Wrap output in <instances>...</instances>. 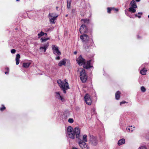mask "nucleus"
Listing matches in <instances>:
<instances>
[{"instance_id":"obj_1","label":"nucleus","mask_w":149,"mask_h":149,"mask_svg":"<svg viewBox=\"0 0 149 149\" xmlns=\"http://www.w3.org/2000/svg\"><path fill=\"white\" fill-rule=\"evenodd\" d=\"M66 133L67 137L71 139H74L75 138L79 139L80 130L79 127L73 129L71 126H68L67 128Z\"/></svg>"},{"instance_id":"obj_2","label":"nucleus","mask_w":149,"mask_h":149,"mask_svg":"<svg viewBox=\"0 0 149 149\" xmlns=\"http://www.w3.org/2000/svg\"><path fill=\"white\" fill-rule=\"evenodd\" d=\"M77 63L80 66H81L84 65L83 67L84 68L86 69H88L92 66L91 65V60L88 61L86 63H85V60L82 57L81 55H80L79 57L76 59Z\"/></svg>"},{"instance_id":"obj_3","label":"nucleus","mask_w":149,"mask_h":149,"mask_svg":"<svg viewBox=\"0 0 149 149\" xmlns=\"http://www.w3.org/2000/svg\"><path fill=\"white\" fill-rule=\"evenodd\" d=\"M57 83L61 90L63 91V93H66V90L69 88L67 80L65 79L64 81L63 82L61 80L59 79L57 80Z\"/></svg>"},{"instance_id":"obj_4","label":"nucleus","mask_w":149,"mask_h":149,"mask_svg":"<svg viewBox=\"0 0 149 149\" xmlns=\"http://www.w3.org/2000/svg\"><path fill=\"white\" fill-rule=\"evenodd\" d=\"M89 143L92 146H95L98 144V140L96 137L92 135H90Z\"/></svg>"},{"instance_id":"obj_5","label":"nucleus","mask_w":149,"mask_h":149,"mask_svg":"<svg viewBox=\"0 0 149 149\" xmlns=\"http://www.w3.org/2000/svg\"><path fill=\"white\" fill-rule=\"evenodd\" d=\"M58 16V15L55 13H49L48 15L49 21L51 24L55 23V20Z\"/></svg>"},{"instance_id":"obj_6","label":"nucleus","mask_w":149,"mask_h":149,"mask_svg":"<svg viewBox=\"0 0 149 149\" xmlns=\"http://www.w3.org/2000/svg\"><path fill=\"white\" fill-rule=\"evenodd\" d=\"M80 70H81L80 72V78L82 82H85L87 80V76L85 73V70L82 68H80Z\"/></svg>"},{"instance_id":"obj_7","label":"nucleus","mask_w":149,"mask_h":149,"mask_svg":"<svg viewBox=\"0 0 149 149\" xmlns=\"http://www.w3.org/2000/svg\"><path fill=\"white\" fill-rule=\"evenodd\" d=\"M52 49L54 54L56 56H60L61 54V52L58 49V47L55 45H52Z\"/></svg>"},{"instance_id":"obj_8","label":"nucleus","mask_w":149,"mask_h":149,"mask_svg":"<svg viewBox=\"0 0 149 149\" xmlns=\"http://www.w3.org/2000/svg\"><path fill=\"white\" fill-rule=\"evenodd\" d=\"M78 144L82 149H89L87 144L83 141H79L78 142Z\"/></svg>"},{"instance_id":"obj_9","label":"nucleus","mask_w":149,"mask_h":149,"mask_svg":"<svg viewBox=\"0 0 149 149\" xmlns=\"http://www.w3.org/2000/svg\"><path fill=\"white\" fill-rule=\"evenodd\" d=\"M55 96L57 99L60 100L62 102L65 101V99L60 94L59 92H56L55 93Z\"/></svg>"},{"instance_id":"obj_10","label":"nucleus","mask_w":149,"mask_h":149,"mask_svg":"<svg viewBox=\"0 0 149 149\" xmlns=\"http://www.w3.org/2000/svg\"><path fill=\"white\" fill-rule=\"evenodd\" d=\"M84 100L86 104L88 105H91L92 101L90 95L88 94H86L84 96Z\"/></svg>"},{"instance_id":"obj_11","label":"nucleus","mask_w":149,"mask_h":149,"mask_svg":"<svg viewBox=\"0 0 149 149\" xmlns=\"http://www.w3.org/2000/svg\"><path fill=\"white\" fill-rule=\"evenodd\" d=\"M79 31L80 33L81 34L87 32L88 31L87 27L84 25H82L80 27Z\"/></svg>"},{"instance_id":"obj_12","label":"nucleus","mask_w":149,"mask_h":149,"mask_svg":"<svg viewBox=\"0 0 149 149\" xmlns=\"http://www.w3.org/2000/svg\"><path fill=\"white\" fill-rule=\"evenodd\" d=\"M80 38L82 40L83 42H87L89 39L88 36L86 34H84L83 35L81 36Z\"/></svg>"},{"instance_id":"obj_13","label":"nucleus","mask_w":149,"mask_h":149,"mask_svg":"<svg viewBox=\"0 0 149 149\" xmlns=\"http://www.w3.org/2000/svg\"><path fill=\"white\" fill-rule=\"evenodd\" d=\"M49 46V42H47L46 43L43 45V46L41 47L40 48V49L41 51H42V50H44V52H45L46 51V49L48 48Z\"/></svg>"},{"instance_id":"obj_14","label":"nucleus","mask_w":149,"mask_h":149,"mask_svg":"<svg viewBox=\"0 0 149 149\" xmlns=\"http://www.w3.org/2000/svg\"><path fill=\"white\" fill-rule=\"evenodd\" d=\"M66 60L65 59H64L60 61L58 65L59 66H61L62 65H65L66 63Z\"/></svg>"},{"instance_id":"obj_15","label":"nucleus","mask_w":149,"mask_h":149,"mask_svg":"<svg viewBox=\"0 0 149 149\" xmlns=\"http://www.w3.org/2000/svg\"><path fill=\"white\" fill-rule=\"evenodd\" d=\"M20 58V55L19 54H17L15 58L16 64L17 65H18L19 62V58Z\"/></svg>"},{"instance_id":"obj_16","label":"nucleus","mask_w":149,"mask_h":149,"mask_svg":"<svg viewBox=\"0 0 149 149\" xmlns=\"http://www.w3.org/2000/svg\"><path fill=\"white\" fill-rule=\"evenodd\" d=\"M125 142V140L124 139H122L119 140L118 143V144L119 146L124 144Z\"/></svg>"},{"instance_id":"obj_17","label":"nucleus","mask_w":149,"mask_h":149,"mask_svg":"<svg viewBox=\"0 0 149 149\" xmlns=\"http://www.w3.org/2000/svg\"><path fill=\"white\" fill-rule=\"evenodd\" d=\"M147 71V70L145 68H143L140 70V73L142 75H144L146 74Z\"/></svg>"},{"instance_id":"obj_18","label":"nucleus","mask_w":149,"mask_h":149,"mask_svg":"<svg viewBox=\"0 0 149 149\" xmlns=\"http://www.w3.org/2000/svg\"><path fill=\"white\" fill-rule=\"evenodd\" d=\"M120 92L119 91H117L116 93L115 94V98L117 100H118L119 99V98H120Z\"/></svg>"},{"instance_id":"obj_19","label":"nucleus","mask_w":149,"mask_h":149,"mask_svg":"<svg viewBox=\"0 0 149 149\" xmlns=\"http://www.w3.org/2000/svg\"><path fill=\"white\" fill-rule=\"evenodd\" d=\"M130 4L131 6V7H132L134 8H136L137 7V6L136 5L135 2L134 0L132 1L130 3Z\"/></svg>"},{"instance_id":"obj_20","label":"nucleus","mask_w":149,"mask_h":149,"mask_svg":"<svg viewBox=\"0 0 149 149\" xmlns=\"http://www.w3.org/2000/svg\"><path fill=\"white\" fill-rule=\"evenodd\" d=\"M30 64V63H24L23 64L22 66L25 68H27L29 66Z\"/></svg>"},{"instance_id":"obj_21","label":"nucleus","mask_w":149,"mask_h":149,"mask_svg":"<svg viewBox=\"0 0 149 149\" xmlns=\"http://www.w3.org/2000/svg\"><path fill=\"white\" fill-rule=\"evenodd\" d=\"M132 127H133V126H131V127H128L126 128V130L128 132L131 131L132 132L134 130V129L135 128V127H133V129H132Z\"/></svg>"},{"instance_id":"obj_22","label":"nucleus","mask_w":149,"mask_h":149,"mask_svg":"<svg viewBox=\"0 0 149 149\" xmlns=\"http://www.w3.org/2000/svg\"><path fill=\"white\" fill-rule=\"evenodd\" d=\"M133 7H130L129 8V11L132 13H134L136 11V10Z\"/></svg>"},{"instance_id":"obj_23","label":"nucleus","mask_w":149,"mask_h":149,"mask_svg":"<svg viewBox=\"0 0 149 149\" xmlns=\"http://www.w3.org/2000/svg\"><path fill=\"white\" fill-rule=\"evenodd\" d=\"M71 0H67V8L68 9H70V7Z\"/></svg>"},{"instance_id":"obj_24","label":"nucleus","mask_w":149,"mask_h":149,"mask_svg":"<svg viewBox=\"0 0 149 149\" xmlns=\"http://www.w3.org/2000/svg\"><path fill=\"white\" fill-rule=\"evenodd\" d=\"M45 34L46 35H47V33H44L42 31H41L40 33H38V38H40L42 36H44Z\"/></svg>"},{"instance_id":"obj_25","label":"nucleus","mask_w":149,"mask_h":149,"mask_svg":"<svg viewBox=\"0 0 149 149\" xmlns=\"http://www.w3.org/2000/svg\"><path fill=\"white\" fill-rule=\"evenodd\" d=\"M83 141L85 142H87V136L85 134L83 136Z\"/></svg>"},{"instance_id":"obj_26","label":"nucleus","mask_w":149,"mask_h":149,"mask_svg":"<svg viewBox=\"0 0 149 149\" xmlns=\"http://www.w3.org/2000/svg\"><path fill=\"white\" fill-rule=\"evenodd\" d=\"M49 39V38H41V41L42 42H45L47 40H48Z\"/></svg>"},{"instance_id":"obj_27","label":"nucleus","mask_w":149,"mask_h":149,"mask_svg":"<svg viewBox=\"0 0 149 149\" xmlns=\"http://www.w3.org/2000/svg\"><path fill=\"white\" fill-rule=\"evenodd\" d=\"M68 122L70 123H72L74 122V120L72 118H70L68 120Z\"/></svg>"},{"instance_id":"obj_28","label":"nucleus","mask_w":149,"mask_h":149,"mask_svg":"<svg viewBox=\"0 0 149 149\" xmlns=\"http://www.w3.org/2000/svg\"><path fill=\"white\" fill-rule=\"evenodd\" d=\"M141 91L143 92H145L146 91V88L143 86H142L141 87Z\"/></svg>"},{"instance_id":"obj_29","label":"nucleus","mask_w":149,"mask_h":149,"mask_svg":"<svg viewBox=\"0 0 149 149\" xmlns=\"http://www.w3.org/2000/svg\"><path fill=\"white\" fill-rule=\"evenodd\" d=\"M82 21H83L84 23H88L89 22V20L88 19H82Z\"/></svg>"},{"instance_id":"obj_30","label":"nucleus","mask_w":149,"mask_h":149,"mask_svg":"<svg viewBox=\"0 0 149 149\" xmlns=\"http://www.w3.org/2000/svg\"><path fill=\"white\" fill-rule=\"evenodd\" d=\"M112 8H107V12L109 13H110L111 10Z\"/></svg>"},{"instance_id":"obj_31","label":"nucleus","mask_w":149,"mask_h":149,"mask_svg":"<svg viewBox=\"0 0 149 149\" xmlns=\"http://www.w3.org/2000/svg\"><path fill=\"white\" fill-rule=\"evenodd\" d=\"M138 149H147V148L145 146H143L140 147Z\"/></svg>"},{"instance_id":"obj_32","label":"nucleus","mask_w":149,"mask_h":149,"mask_svg":"<svg viewBox=\"0 0 149 149\" xmlns=\"http://www.w3.org/2000/svg\"><path fill=\"white\" fill-rule=\"evenodd\" d=\"M84 48L85 49H86L87 48H88V46L86 44H84Z\"/></svg>"},{"instance_id":"obj_33","label":"nucleus","mask_w":149,"mask_h":149,"mask_svg":"<svg viewBox=\"0 0 149 149\" xmlns=\"http://www.w3.org/2000/svg\"><path fill=\"white\" fill-rule=\"evenodd\" d=\"M16 50L14 49H12L11 51V52L12 54H14Z\"/></svg>"},{"instance_id":"obj_34","label":"nucleus","mask_w":149,"mask_h":149,"mask_svg":"<svg viewBox=\"0 0 149 149\" xmlns=\"http://www.w3.org/2000/svg\"><path fill=\"white\" fill-rule=\"evenodd\" d=\"M5 109V107L3 106V107H2L0 108V109L1 111H2L3 110H4Z\"/></svg>"},{"instance_id":"obj_35","label":"nucleus","mask_w":149,"mask_h":149,"mask_svg":"<svg viewBox=\"0 0 149 149\" xmlns=\"http://www.w3.org/2000/svg\"><path fill=\"white\" fill-rule=\"evenodd\" d=\"M127 102L126 101H123L121 102L120 103V105H121L122 104H125V103H127Z\"/></svg>"},{"instance_id":"obj_36","label":"nucleus","mask_w":149,"mask_h":149,"mask_svg":"<svg viewBox=\"0 0 149 149\" xmlns=\"http://www.w3.org/2000/svg\"><path fill=\"white\" fill-rule=\"evenodd\" d=\"M60 59V58L59 56H56L55 58V59L56 60H59Z\"/></svg>"},{"instance_id":"obj_37","label":"nucleus","mask_w":149,"mask_h":149,"mask_svg":"<svg viewBox=\"0 0 149 149\" xmlns=\"http://www.w3.org/2000/svg\"><path fill=\"white\" fill-rule=\"evenodd\" d=\"M75 9H72V13H74L75 12Z\"/></svg>"},{"instance_id":"obj_38","label":"nucleus","mask_w":149,"mask_h":149,"mask_svg":"<svg viewBox=\"0 0 149 149\" xmlns=\"http://www.w3.org/2000/svg\"><path fill=\"white\" fill-rule=\"evenodd\" d=\"M82 4H83V3H81V6H82L84 7L85 6H86L85 5L82 6Z\"/></svg>"},{"instance_id":"obj_39","label":"nucleus","mask_w":149,"mask_h":149,"mask_svg":"<svg viewBox=\"0 0 149 149\" xmlns=\"http://www.w3.org/2000/svg\"><path fill=\"white\" fill-rule=\"evenodd\" d=\"M138 14H141V15H142V12H139L138 13Z\"/></svg>"},{"instance_id":"obj_40","label":"nucleus","mask_w":149,"mask_h":149,"mask_svg":"<svg viewBox=\"0 0 149 149\" xmlns=\"http://www.w3.org/2000/svg\"><path fill=\"white\" fill-rule=\"evenodd\" d=\"M141 17V16L140 15H138L137 17H138L139 18H140Z\"/></svg>"},{"instance_id":"obj_41","label":"nucleus","mask_w":149,"mask_h":149,"mask_svg":"<svg viewBox=\"0 0 149 149\" xmlns=\"http://www.w3.org/2000/svg\"><path fill=\"white\" fill-rule=\"evenodd\" d=\"M77 51H75L74 52V54H77Z\"/></svg>"},{"instance_id":"obj_42","label":"nucleus","mask_w":149,"mask_h":149,"mask_svg":"<svg viewBox=\"0 0 149 149\" xmlns=\"http://www.w3.org/2000/svg\"><path fill=\"white\" fill-rule=\"evenodd\" d=\"M8 73V72H5V74H7Z\"/></svg>"},{"instance_id":"obj_43","label":"nucleus","mask_w":149,"mask_h":149,"mask_svg":"<svg viewBox=\"0 0 149 149\" xmlns=\"http://www.w3.org/2000/svg\"><path fill=\"white\" fill-rule=\"evenodd\" d=\"M136 0L137 2H139L140 1V0Z\"/></svg>"},{"instance_id":"obj_44","label":"nucleus","mask_w":149,"mask_h":149,"mask_svg":"<svg viewBox=\"0 0 149 149\" xmlns=\"http://www.w3.org/2000/svg\"><path fill=\"white\" fill-rule=\"evenodd\" d=\"M135 15L136 17H137L138 15H137V14H135Z\"/></svg>"},{"instance_id":"obj_45","label":"nucleus","mask_w":149,"mask_h":149,"mask_svg":"<svg viewBox=\"0 0 149 149\" xmlns=\"http://www.w3.org/2000/svg\"><path fill=\"white\" fill-rule=\"evenodd\" d=\"M6 69H7V70H9V68H6Z\"/></svg>"},{"instance_id":"obj_46","label":"nucleus","mask_w":149,"mask_h":149,"mask_svg":"<svg viewBox=\"0 0 149 149\" xmlns=\"http://www.w3.org/2000/svg\"><path fill=\"white\" fill-rule=\"evenodd\" d=\"M72 149H78L77 148H73Z\"/></svg>"},{"instance_id":"obj_47","label":"nucleus","mask_w":149,"mask_h":149,"mask_svg":"<svg viewBox=\"0 0 149 149\" xmlns=\"http://www.w3.org/2000/svg\"><path fill=\"white\" fill-rule=\"evenodd\" d=\"M115 10L116 11H118V9H115Z\"/></svg>"},{"instance_id":"obj_48","label":"nucleus","mask_w":149,"mask_h":149,"mask_svg":"<svg viewBox=\"0 0 149 149\" xmlns=\"http://www.w3.org/2000/svg\"><path fill=\"white\" fill-rule=\"evenodd\" d=\"M138 37V38H140V37L139 36H138V37Z\"/></svg>"},{"instance_id":"obj_49","label":"nucleus","mask_w":149,"mask_h":149,"mask_svg":"<svg viewBox=\"0 0 149 149\" xmlns=\"http://www.w3.org/2000/svg\"><path fill=\"white\" fill-rule=\"evenodd\" d=\"M68 16V15H65V16L66 17H67Z\"/></svg>"},{"instance_id":"obj_50","label":"nucleus","mask_w":149,"mask_h":149,"mask_svg":"<svg viewBox=\"0 0 149 149\" xmlns=\"http://www.w3.org/2000/svg\"><path fill=\"white\" fill-rule=\"evenodd\" d=\"M16 0L17 1H19V0Z\"/></svg>"}]
</instances>
